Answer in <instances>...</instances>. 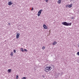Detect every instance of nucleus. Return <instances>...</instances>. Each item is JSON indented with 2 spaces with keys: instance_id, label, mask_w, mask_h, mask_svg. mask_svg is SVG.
I'll use <instances>...</instances> for the list:
<instances>
[{
  "instance_id": "nucleus-23",
  "label": "nucleus",
  "mask_w": 79,
  "mask_h": 79,
  "mask_svg": "<svg viewBox=\"0 0 79 79\" xmlns=\"http://www.w3.org/2000/svg\"><path fill=\"white\" fill-rule=\"evenodd\" d=\"M8 24H9V25H10V23H9Z\"/></svg>"
},
{
  "instance_id": "nucleus-8",
  "label": "nucleus",
  "mask_w": 79,
  "mask_h": 79,
  "mask_svg": "<svg viewBox=\"0 0 79 79\" xmlns=\"http://www.w3.org/2000/svg\"><path fill=\"white\" fill-rule=\"evenodd\" d=\"M72 24V23H67V26H71Z\"/></svg>"
},
{
  "instance_id": "nucleus-7",
  "label": "nucleus",
  "mask_w": 79,
  "mask_h": 79,
  "mask_svg": "<svg viewBox=\"0 0 79 79\" xmlns=\"http://www.w3.org/2000/svg\"><path fill=\"white\" fill-rule=\"evenodd\" d=\"M8 5H11L12 4V2H11L10 1L8 2Z\"/></svg>"
},
{
  "instance_id": "nucleus-13",
  "label": "nucleus",
  "mask_w": 79,
  "mask_h": 79,
  "mask_svg": "<svg viewBox=\"0 0 79 79\" xmlns=\"http://www.w3.org/2000/svg\"><path fill=\"white\" fill-rule=\"evenodd\" d=\"M20 50L22 52H23L24 51V50H23V48H20Z\"/></svg>"
},
{
  "instance_id": "nucleus-17",
  "label": "nucleus",
  "mask_w": 79,
  "mask_h": 79,
  "mask_svg": "<svg viewBox=\"0 0 79 79\" xmlns=\"http://www.w3.org/2000/svg\"><path fill=\"white\" fill-rule=\"evenodd\" d=\"M77 55H78V56H79V52H77Z\"/></svg>"
},
{
  "instance_id": "nucleus-1",
  "label": "nucleus",
  "mask_w": 79,
  "mask_h": 79,
  "mask_svg": "<svg viewBox=\"0 0 79 79\" xmlns=\"http://www.w3.org/2000/svg\"><path fill=\"white\" fill-rule=\"evenodd\" d=\"M51 69H52V67H50L47 66L46 68V69H44V71L47 73L48 72V71H51Z\"/></svg>"
},
{
  "instance_id": "nucleus-24",
  "label": "nucleus",
  "mask_w": 79,
  "mask_h": 79,
  "mask_svg": "<svg viewBox=\"0 0 79 79\" xmlns=\"http://www.w3.org/2000/svg\"><path fill=\"white\" fill-rule=\"evenodd\" d=\"M33 10V9H32V10Z\"/></svg>"
},
{
  "instance_id": "nucleus-18",
  "label": "nucleus",
  "mask_w": 79,
  "mask_h": 79,
  "mask_svg": "<svg viewBox=\"0 0 79 79\" xmlns=\"http://www.w3.org/2000/svg\"><path fill=\"white\" fill-rule=\"evenodd\" d=\"M18 77H18V76L17 75L16 76V79H18Z\"/></svg>"
},
{
  "instance_id": "nucleus-3",
  "label": "nucleus",
  "mask_w": 79,
  "mask_h": 79,
  "mask_svg": "<svg viewBox=\"0 0 79 79\" xmlns=\"http://www.w3.org/2000/svg\"><path fill=\"white\" fill-rule=\"evenodd\" d=\"M19 35H20V34H19V33H17V35L16 36V39H18L19 37Z\"/></svg>"
},
{
  "instance_id": "nucleus-20",
  "label": "nucleus",
  "mask_w": 79,
  "mask_h": 79,
  "mask_svg": "<svg viewBox=\"0 0 79 79\" xmlns=\"http://www.w3.org/2000/svg\"><path fill=\"white\" fill-rule=\"evenodd\" d=\"M58 75H59V76H61V74L60 73H58Z\"/></svg>"
},
{
  "instance_id": "nucleus-14",
  "label": "nucleus",
  "mask_w": 79,
  "mask_h": 79,
  "mask_svg": "<svg viewBox=\"0 0 79 79\" xmlns=\"http://www.w3.org/2000/svg\"><path fill=\"white\" fill-rule=\"evenodd\" d=\"M45 46H43L42 48V49H43V50H44V49H45Z\"/></svg>"
},
{
  "instance_id": "nucleus-6",
  "label": "nucleus",
  "mask_w": 79,
  "mask_h": 79,
  "mask_svg": "<svg viewBox=\"0 0 79 79\" xmlns=\"http://www.w3.org/2000/svg\"><path fill=\"white\" fill-rule=\"evenodd\" d=\"M43 27L45 29H47V26H46V25L44 24L43 25Z\"/></svg>"
},
{
  "instance_id": "nucleus-22",
  "label": "nucleus",
  "mask_w": 79,
  "mask_h": 79,
  "mask_svg": "<svg viewBox=\"0 0 79 79\" xmlns=\"http://www.w3.org/2000/svg\"><path fill=\"white\" fill-rule=\"evenodd\" d=\"M72 19H74V17H72Z\"/></svg>"
},
{
  "instance_id": "nucleus-9",
  "label": "nucleus",
  "mask_w": 79,
  "mask_h": 79,
  "mask_svg": "<svg viewBox=\"0 0 79 79\" xmlns=\"http://www.w3.org/2000/svg\"><path fill=\"white\" fill-rule=\"evenodd\" d=\"M56 44H57V42H53L52 44H53V45H56Z\"/></svg>"
},
{
  "instance_id": "nucleus-4",
  "label": "nucleus",
  "mask_w": 79,
  "mask_h": 79,
  "mask_svg": "<svg viewBox=\"0 0 79 79\" xmlns=\"http://www.w3.org/2000/svg\"><path fill=\"white\" fill-rule=\"evenodd\" d=\"M62 24L64 26H67V23L66 22H63L62 23Z\"/></svg>"
},
{
  "instance_id": "nucleus-19",
  "label": "nucleus",
  "mask_w": 79,
  "mask_h": 79,
  "mask_svg": "<svg viewBox=\"0 0 79 79\" xmlns=\"http://www.w3.org/2000/svg\"><path fill=\"white\" fill-rule=\"evenodd\" d=\"M45 1L46 2H48V0H45Z\"/></svg>"
},
{
  "instance_id": "nucleus-2",
  "label": "nucleus",
  "mask_w": 79,
  "mask_h": 79,
  "mask_svg": "<svg viewBox=\"0 0 79 79\" xmlns=\"http://www.w3.org/2000/svg\"><path fill=\"white\" fill-rule=\"evenodd\" d=\"M42 11V10H40L38 13V16H40V15L41 14V12Z\"/></svg>"
},
{
  "instance_id": "nucleus-5",
  "label": "nucleus",
  "mask_w": 79,
  "mask_h": 79,
  "mask_svg": "<svg viewBox=\"0 0 79 79\" xmlns=\"http://www.w3.org/2000/svg\"><path fill=\"white\" fill-rule=\"evenodd\" d=\"M73 6V4H71L70 5H67L66 6V7H68V8H71Z\"/></svg>"
},
{
  "instance_id": "nucleus-10",
  "label": "nucleus",
  "mask_w": 79,
  "mask_h": 79,
  "mask_svg": "<svg viewBox=\"0 0 79 79\" xmlns=\"http://www.w3.org/2000/svg\"><path fill=\"white\" fill-rule=\"evenodd\" d=\"M11 69H8V73H11Z\"/></svg>"
},
{
  "instance_id": "nucleus-21",
  "label": "nucleus",
  "mask_w": 79,
  "mask_h": 79,
  "mask_svg": "<svg viewBox=\"0 0 79 79\" xmlns=\"http://www.w3.org/2000/svg\"><path fill=\"white\" fill-rule=\"evenodd\" d=\"M14 53H15V52H16V50H14Z\"/></svg>"
},
{
  "instance_id": "nucleus-11",
  "label": "nucleus",
  "mask_w": 79,
  "mask_h": 79,
  "mask_svg": "<svg viewBox=\"0 0 79 79\" xmlns=\"http://www.w3.org/2000/svg\"><path fill=\"white\" fill-rule=\"evenodd\" d=\"M61 0H59L57 2V3L59 4H60V3H61Z\"/></svg>"
},
{
  "instance_id": "nucleus-16",
  "label": "nucleus",
  "mask_w": 79,
  "mask_h": 79,
  "mask_svg": "<svg viewBox=\"0 0 79 79\" xmlns=\"http://www.w3.org/2000/svg\"><path fill=\"white\" fill-rule=\"evenodd\" d=\"M24 51H25V52H27V49H24Z\"/></svg>"
},
{
  "instance_id": "nucleus-12",
  "label": "nucleus",
  "mask_w": 79,
  "mask_h": 79,
  "mask_svg": "<svg viewBox=\"0 0 79 79\" xmlns=\"http://www.w3.org/2000/svg\"><path fill=\"white\" fill-rule=\"evenodd\" d=\"M13 52H11L10 54V55L11 56H13Z\"/></svg>"
},
{
  "instance_id": "nucleus-15",
  "label": "nucleus",
  "mask_w": 79,
  "mask_h": 79,
  "mask_svg": "<svg viewBox=\"0 0 79 79\" xmlns=\"http://www.w3.org/2000/svg\"><path fill=\"white\" fill-rule=\"evenodd\" d=\"M27 79V77H23L22 79Z\"/></svg>"
}]
</instances>
